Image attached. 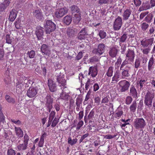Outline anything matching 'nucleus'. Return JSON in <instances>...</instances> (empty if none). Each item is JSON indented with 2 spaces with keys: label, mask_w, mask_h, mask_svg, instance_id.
<instances>
[{
  "label": "nucleus",
  "mask_w": 155,
  "mask_h": 155,
  "mask_svg": "<svg viewBox=\"0 0 155 155\" xmlns=\"http://www.w3.org/2000/svg\"><path fill=\"white\" fill-rule=\"evenodd\" d=\"M149 13L148 12H144L140 14V18L141 19H142L143 18Z\"/></svg>",
  "instance_id": "nucleus-61"
},
{
  "label": "nucleus",
  "mask_w": 155,
  "mask_h": 155,
  "mask_svg": "<svg viewBox=\"0 0 155 155\" xmlns=\"http://www.w3.org/2000/svg\"><path fill=\"white\" fill-rule=\"evenodd\" d=\"M68 12V9L66 8H61L58 9L55 12V16L58 18H59L67 14Z\"/></svg>",
  "instance_id": "nucleus-8"
},
{
  "label": "nucleus",
  "mask_w": 155,
  "mask_h": 155,
  "mask_svg": "<svg viewBox=\"0 0 155 155\" xmlns=\"http://www.w3.org/2000/svg\"><path fill=\"white\" fill-rule=\"evenodd\" d=\"M123 114V111L122 110V107H119L117 110V112L115 114L116 115V117H119L122 115Z\"/></svg>",
  "instance_id": "nucleus-42"
},
{
  "label": "nucleus",
  "mask_w": 155,
  "mask_h": 155,
  "mask_svg": "<svg viewBox=\"0 0 155 155\" xmlns=\"http://www.w3.org/2000/svg\"><path fill=\"white\" fill-rule=\"evenodd\" d=\"M88 35L86 28L84 27L78 33L77 38L78 39L81 40H85L87 38Z\"/></svg>",
  "instance_id": "nucleus-11"
},
{
  "label": "nucleus",
  "mask_w": 155,
  "mask_h": 155,
  "mask_svg": "<svg viewBox=\"0 0 155 155\" xmlns=\"http://www.w3.org/2000/svg\"><path fill=\"white\" fill-rule=\"evenodd\" d=\"M150 8V5L148 2H146L142 3V5L139 8V11L141 12L146 10Z\"/></svg>",
  "instance_id": "nucleus-27"
},
{
  "label": "nucleus",
  "mask_w": 155,
  "mask_h": 155,
  "mask_svg": "<svg viewBox=\"0 0 155 155\" xmlns=\"http://www.w3.org/2000/svg\"><path fill=\"white\" fill-rule=\"evenodd\" d=\"M38 92V90L36 87H30L27 91V96L30 98L35 97Z\"/></svg>",
  "instance_id": "nucleus-13"
},
{
  "label": "nucleus",
  "mask_w": 155,
  "mask_h": 155,
  "mask_svg": "<svg viewBox=\"0 0 155 155\" xmlns=\"http://www.w3.org/2000/svg\"><path fill=\"white\" fill-rule=\"evenodd\" d=\"M118 84L120 87V91L121 92L127 91L130 85V83L126 80H122L120 81Z\"/></svg>",
  "instance_id": "nucleus-6"
},
{
  "label": "nucleus",
  "mask_w": 155,
  "mask_h": 155,
  "mask_svg": "<svg viewBox=\"0 0 155 155\" xmlns=\"http://www.w3.org/2000/svg\"><path fill=\"white\" fill-rule=\"evenodd\" d=\"M150 49L149 47H141V50L144 54L148 55L150 51Z\"/></svg>",
  "instance_id": "nucleus-40"
},
{
  "label": "nucleus",
  "mask_w": 155,
  "mask_h": 155,
  "mask_svg": "<svg viewBox=\"0 0 155 155\" xmlns=\"http://www.w3.org/2000/svg\"><path fill=\"white\" fill-rule=\"evenodd\" d=\"M99 35L101 38H104L106 35V33L104 31H100L99 33Z\"/></svg>",
  "instance_id": "nucleus-59"
},
{
  "label": "nucleus",
  "mask_w": 155,
  "mask_h": 155,
  "mask_svg": "<svg viewBox=\"0 0 155 155\" xmlns=\"http://www.w3.org/2000/svg\"><path fill=\"white\" fill-rule=\"evenodd\" d=\"M59 119L57 118L56 117H55L52 122L51 123V126L52 127H55L56 125L58 124L59 122Z\"/></svg>",
  "instance_id": "nucleus-54"
},
{
  "label": "nucleus",
  "mask_w": 155,
  "mask_h": 155,
  "mask_svg": "<svg viewBox=\"0 0 155 155\" xmlns=\"http://www.w3.org/2000/svg\"><path fill=\"white\" fill-rule=\"evenodd\" d=\"M129 94L133 98H137L138 97V93L135 87L132 85L130 88Z\"/></svg>",
  "instance_id": "nucleus-18"
},
{
  "label": "nucleus",
  "mask_w": 155,
  "mask_h": 155,
  "mask_svg": "<svg viewBox=\"0 0 155 155\" xmlns=\"http://www.w3.org/2000/svg\"><path fill=\"white\" fill-rule=\"evenodd\" d=\"M4 81L5 84H8L10 83L11 79L9 77H6L4 79Z\"/></svg>",
  "instance_id": "nucleus-62"
},
{
  "label": "nucleus",
  "mask_w": 155,
  "mask_h": 155,
  "mask_svg": "<svg viewBox=\"0 0 155 155\" xmlns=\"http://www.w3.org/2000/svg\"><path fill=\"white\" fill-rule=\"evenodd\" d=\"M99 61V58L97 56H94L91 58L89 59V61L90 62H97Z\"/></svg>",
  "instance_id": "nucleus-53"
},
{
  "label": "nucleus",
  "mask_w": 155,
  "mask_h": 155,
  "mask_svg": "<svg viewBox=\"0 0 155 155\" xmlns=\"http://www.w3.org/2000/svg\"><path fill=\"white\" fill-rule=\"evenodd\" d=\"M44 12L47 16H48L52 13V9L51 7L46 5L45 6Z\"/></svg>",
  "instance_id": "nucleus-32"
},
{
  "label": "nucleus",
  "mask_w": 155,
  "mask_h": 155,
  "mask_svg": "<svg viewBox=\"0 0 155 155\" xmlns=\"http://www.w3.org/2000/svg\"><path fill=\"white\" fill-rule=\"evenodd\" d=\"M154 41L153 38L143 40L140 41V44L142 47H148L149 46L152 45Z\"/></svg>",
  "instance_id": "nucleus-12"
},
{
  "label": "nucleus",
  "mask_w": 155,
  "mask_h": 155,
  "mask_svg": "<svg viewBox=\"0 0 155 155\" xmlns=\"http://www.w3.org/2000/svg\"><path fill=\"white\" fill-rule=\"evenodd\" d=\"M41 49V52L45 54L48 55L50 54L49 46L45 44H43L42 45Z\"/></svg>",
  "instance_id": "nucleus-25"
},
{
  "label": "nucleus",
  "mask_w": 155,
  "mask_h": 155,
  "mask_svg": "<svg viewBox=\"0 0 155 155\" xmlns=\"http://www.w3.org/2000/svg\"><path fill=\"white\" fill-rule=\"evenodd\" d=\"M114 68L112 67L109 68L107 71L106 74L109 77H111L113 75Z\"/></svg>",
  "instance_id": "nucleus-45"
},
{
  "label": "nucleus",
  "mask_w": 155,
  "mask_h": 155,
  "mask_svg": "<svg viewBox=\"0 0 155 155\" xmlns=\"http://www.w3.org/2000/svg\"><path fill=\"white\" fill-rule=\"evenodd\" d=\"M134 3L136 6H139L141 3L140 0H134Z\"/></svg>",
  "instance_id": "nucleus-63"
},
{
  "label": "nucleus",
  "mask_w": 155,
  "mask_h": 155,
  "mask_svg": "<svg viewBox=\"0 0 155 155\" xmlns=\"http://www.w3.org/2000/svg\"><path fill=\"white\" fill-rule=\"evenodd\" d=\"M33 83V81L29 78L22 76L18 79V82L16 83V89L18 92H21L24 88L31 86Z\"/></svg>",
  "instance_id": "nucleus-1"
},
{
  "label": "nucleus",
  "mask_w": 155,
  "mask_h": 155,
  "mask_svg": "<svg viewBox=\"0 0 155 155\" xmlns=\"http://www.w3.org/2000/svg\"><path fill=\"white\" fill-rule=\"evenodd\" d=\"M122 18L118 16L115 20L114 22L113 27L114 30L118 31L120 30L122 26Z\"/></svg>",
  "instance_id": "nucleus-9"
},
{
  "label": "nucleus",
  "mask_w": 155,
  "mask_h": 155,
  "mask_svg": "<svg viewBox=\"0 0 155 155\" xmlns=\"http://www.w3.org/2000/svg\"><path fill=\"white\" fill-rule=\"evenodd\" d=\"M129 60L127 59V58L122 62V64L120 66V69H123V68H126V66L127 65H128L129 64Z\"/></svg>",
  "instance_id": "nucleus-43"
},
{
  "label": "nucleus",
  "mask_w": 155,
  "mask_h": 155,
  "mask_svg": "<svg viewBox=\"0 0 155 155\" xmlns=\"http://www.w3.org/2000/svg\"><path fill=\"white\" fill-rule=\"evenodd\" d=\"M155 59L153 56L150 58L148 65V70L149 71H151L153 68V64H154Z\"/></svg>",
  "instance_id": "nucleus-28"
},
{
  "label": "nucleus",
  "mask_w": 155,
  "mask_h": 155,
  "mask_svg": "<svg viewBox=\"0 0 155 155\" xmlns=\"http://www.w3.org/2000/svg\"><path fill=\"white\" fill-rule=\"evenodd\" d=\"M34 16L39 20H41L43 18V15L40 9H37L35 10L33 13Z\"/></svg>",
  "instance_id": "nucleus-22"
},
{
  "label": "nucleus",
  "mask_w": 155,
  "mask_h": 155,
  "mask_svg": "<svg viewBox=\"0 0 155 155\" xmlns=\"http://www.w3.org/2000/svg\"><path fill=\"white\" fill-rule=\"evenodd\" d=\"M78 32V30L75 28H68L67 31V34L69 37H73Z\"/></svg>",
  "instance_id": "nucleus-21"
},
{
  "label": "nucleus",
  "mask_w": 155,
  "mask_h": 155,
  "mask_svg": "<svg viewBox=\"0 0 155 155\" xmlns=\"http://www.w3.org/2000/svg\"><path fill=\"white\" fill-rule=\"evenodd\" d=\"M154 95L149 91L147 92L145 96L144 104L146 109H150L152 106V103Z\"/></svg>",
  "instance_id": "nucleus-3"
},
{
  "label": "nucleus",
  "mask_w": 155,
  "mask_h": 155,
  "mask_svg": "<svg viewBox=\"0 0 155 155\" xmlns=\"http://www.w3.org/2000/svg\"><path fill=\"white\" fill-rule=\"evenodd\" d=\"M97 74V70L96 66L90 67L89 69L88 74L92 77H95Z\"/></svg>",
  "instance_id": "nucleus-19"
},
{
  "label": "nucleus",
  "mask_w": 155,
  "mask_h": 155,
  "mask_svg": "<svg viewBox=\"0 0 155 155\" xmlns=\"http://www.w3.org/2000/svg\"><path fill=\"white\" fill-rule=\"evenodd\" d=\"M5 40L6 43L8 44H10L12 42V39L11 38L10 35L7 34L5 36Z\"/></svg>",
  "instance_id": "nucleus-52"
},
{
  "label": "nucleus",
  "mask_w": 155,
  "mask_h": 155,
  "mask_svg": "<svg viewBox=\"0 0 155 155\" xmlns=\"http://www.w3.org/2000/svg\"><path fill=\"white\" fill-rule=\"evenodd\" d=\"M82 57V52H80L78 53L77 56L75 57V59L77 60H80Z\"/></svg>",
  "instance_id": "nucleus-64"
},
{
  "label": "nucleus",
  "mask_w": 155,
  "mask_h": 155,
  "mask_svg": "<svg viewBox=\"0 0 155 155\" xmlns=\"http://www.w3.org/2000/svg\"><path fill=\"white\" fill-rule=\"evenodd\" d=\"M141 25L142 30L144 31H146L149 27V25L147 23L145 22H143L141 24Z\"/></svg>",
  "instance_id": "nucleus-44"
},
{
  "label": "nucleus",
  "mask_w": 155,
  "mask_h": 155,
  "mask_svg": "<svg viewBox=\"0 0 155 155\" xmlns=\"http://www.w3.org/2000/svg\"><path fill=\"white\" fill-rule=\"evenodd\" d=\"M5 98L6 101L9 103L13 104H15V101L14 99L8 95H6Z\"/></svg>",
  "instance_id": "nucleus-47"
},
{
  "label": "nucleus",
  "mask_w": 155,
  "mask_h": 155,
  "mask_svg": "<svg viewBox=\"0 0 155 155\" xmlns=\"http://www.w3.org/2000/svg\"><path fill=\"white\" fill-rule=\"evenodd\" d=\"M45 99L46 105H52L53 98L51 97L50 95L47 94Z\"/></svg>",
  "instance_id": "nucleus-36"
},
{
  "label": "nucleus",
  "mask_w": 155,
  "mask_h": 155,
  "mask_svg": "<svg viewBox=\"0 0 155 155\" xmlns=\"http://www.w3.org/2000/svg\"><path fill=\"white\" fill-rule=\"evenodd\" d=\"M105 46L103 43L98 44L97 48L94 49L93 52L95 54L100 55L102 54L104 52Z\"/></svg>",
  "instance_id": "nucleus-7"
},
{
  "label": "nucleus",
  "mask_w": 155,
  "mask_h": 155,
  "mask_svg": "<svg viewBox=\"0 0 155 155\" xmlns=\"http://www.w3.org/2000/svg\"><path fill=\"white\" fill-rule=\"evenodd\" d=\"M118 52V49L115 47L110 48L109 51V55L112 58L116 57Z\"/></svg>",
  "instance_id": "nucleus-24"
},
{
  "label": "nucleus",
  "mask_w": 155,
  "mask_h": 155,
  "mask_svg": "<svg viewBox=\"0 0 155 155\" xmlns=\"http://www.w3.org/2000/svg\"><path fill=\"white\" fill-rule=\"evenodd\" d=\"M78 140V139L76 138L72 140L71 137H69L68 139V142L69 144L73 146L76 143Z\"/></svg>",
  "instance_id": "nucleus-41"
},
{
  "label": "nucleus",
  "mask_w": 155,
  "mask_h": 155,
  "mask_svg": "<svg viewBox=\"0 0 155 155\" xmlns=\"http://www.w3.org/2000/svg\"><path fill=\"white\" fill-rule=\"evenodd\" d=\"M132 11L130 9H127L125 10L123 13V19L124 20H126L129 19V18L130 16Z\"/></svg>",
  "instance_id": "nucleus-23"
},
{
  "label": "nucleus",
  "mask_w": 155,
  "mask_h": 155,
  "mask_svg": "<svg viewBox=\"0 0 155 155\" xmlns=\"http://www.w3.org/2000/svg\"><path fill=\"white\" fill-rule=\"evenodd\" d=\"M131 66L130 65H127L126 68H123V69H120L122 70L121 76L122 79H124L126 78H128L130 76V71Z\"/></svg>",
  "instance_id": "nucleus-10"
},
{
  "label": "nucleus",
  "mask_w": 155,
  "mask_h": 155,
  "mask_svg": "<svg viewBox=\"0 0 155 155\" xmlns=\"http://www.w3.org/2000/svg\"><path fill=\"white\" fill-rule=\"evenodd\" d=\"M21 20L19 18H18L14 23V25L15 27L17 29H20L21 28Z\"/></svg>",
  "instance_id": "nucleus-38"
},
{
  "label": "nucleus",
  "mask_w": 155,
  "mask_h": 155,
  "mask_svg": "<svg viewBox=\"0 0 155 155\" xmlns=\"http://www.w3.org/2000/svg\"><path fill=\"white\" fill-rule=\"evenodd\" d=\"M44 28L40 26L38 27L35 31V34L38 40H41L43 38L44 35Z\"/></svg>",
  "instance_id": "nucleus-14"
},
{
  "label": "nucleus",
  "mask_w": 155,
  "mask_h": 155,
  "mask_svg": "<svg viewBox=\"0 0 155 155\" xmlns=\"http://www.w3.org/2000/svg\"><path fill=\"white\" fill-rule=\"evenodd\" d=\"M48 86L49 90L51 92H55L57 90L56 84L51 79L48 80Z\"/></svg>",
  "instance_id": "nucleus-16"
},
{
  "label": "nucleus",
  "mask_w": 155,
  "mask_h": 155,
  "mask_svg": "<svg viewBox=\"0 0 155 155\" xmlns=\"http://www.w3.org/2000/svg\"><path fill=\"white\" fill-rule=\"evenodd\" d=\"M137 105L136 101H134L129 108L131 112L134 113L136 111L137 106Z\"/></svg>",
  "instance_id": "nucleus-39"
},
{
  "label": "nucleus",
  "mask_w": 155,
  "mask_h": 155,
  "mask_svg": "<svg viewBox=\"0 0 155 155\" xmlns=\"http://www.w3.org/2000/svg\"><path fill=\"white\" fill-rule=\"evenodd\" d=\"M127 38V34H124L120 38V44L125 42Z\"/></svg>",
  "instance_id": "nucleus-49"
},
{
  "label": "nucleus",
  "mask_w": 155,
  "mask_h": 155,
  "mask_svg": "<svg viewBox=\"0 0 155 155\" xmlns=\"http://www.w3.org/2000/svg\"><path fill=\"white\" fill-rule=\"evenodd\" d=\"M55 76L56 77V79L57 82L60 86H62L63 87L66 88L65 86L66 84V80L64 78V75L61 73V70L58 69L55 71Z\"/></svg>",
  "instance_id": "nucleus-2"
},
{
  "label": "nucleus",
  "mask_w": 155,
  "mask_h": 155,
  "mask_svg": "<svg viewBox=\"0 0 155 155\" xmlns=\"http://www.w3.org/2000/svg\"><path fill=\"white\" fill-rule=\"evenodd\" d=\"M28 144L23 142L22 144H20L17 146V149L21 151L22 154L23 151L27 149Z\"/></svg>",
  "instance_id": "nucleus-26"
},
{
  "label": "nucleus",
  "mask_w": 155,
  "mask_h": 155,
  "mask_svg": "<svg viewBox=\"0 0 155 155\" xmlns=\"http://www.w3.org/2000/svg\"><path fill=\"white\" fill-rule=\"evenodd\" d=\"M122 61V60L121 58L120 57H119L117 58V61L116 63H115V66H117V67H119L121 64Z\"/></svg>",
  "instance_id": "nucleus-56"
},
{
  "label": "nucleus",
  "mask_w": 155,
  "mask_h": 155,
  "mask_svg": "<svg viewBox=\"0 0 155 155\" xmlns=\"http://www.w3.org/2000/svg\"><path fill=\"white\" fill-rule=\"evenodd\" d=\"M135 54L134 51L128 49L126 54V58L129 60V61L133 62L134 61Z\"/></svg>",
  "instance_id": "nucleus-15"
},
{
  "label": "nucleus",
  "mask_w": 155,
  "mask_h": 155,
  "mask_svg": "<svg viewBox=\"0 0 155 155\" xmlns=\"http://www.w3.org/2000/svg\"><path fill=\"white\" fill-rule=\"evenodd\" d=\"M15 131L16 135L18 137H21L23 136V132L20 127H15Z\"/></svg>",
  "instance_id": "nucleus-30"
},
{
  "label": "nucleus",
  "mask_w": 155,
  "mask_h": 155,
  "mask_svg": "<svg viewBox=\"0 0 155 155\" xmlns=\"http://www.w3.org/2000/svg\"><path fill=\"white\" fill-rule=\"evenodd\" d=\"M120 76V73L119 70L116 71L115 72L114 75L112 78V81L117 82L119 81Z\"/></svg>",
  "instance_id": "nucleus-29"
},
{
  "label": "nucleus",
  "mask_w": 155,
  "mask_h": 155,
  "mask_svg": "<svg viewBox=\"0 0 155 155\" xmlns=\"http://www.w3.org/2000/svg\"><path fill=\"white\" fill-rule=\"evenodd\" d=\"M134 125L136 129L142 130L146 125V123L143 118H139L135 119L134 122Z\"/></svg>",
  "instance_id": "nucleus-5"
},
{
  "label": "nucleus",
  "mask_w": 155,
  "mask_h": 155,
  "mask_svg": "<svg viewBox=\"0 0 155 155\" xmlns=\"http://www.w3.org/2000/svg\"><path fill=\"white\" fill-rule=\"evenodd\" d=\"M64 23L67 25L70 24L72 21L71 17L69 15H67L63 18Z\"/></svg>",
  "instance_id": "nucleus-33"
},
{
  "label": "nucleus",
  "mask_w": 155,
  "mask_h": 155,
  "mask_svg": "<svg viewBox=\"0 0 155 155\" xmlns=\"http://www.w3.org/2000/svg\"><path fill=\"white\" fill-rule=\"evenodd\" d=\"M146 81L147 80L144 79H141L138 81L137 84L140 87V89H143V87L146 86L147 84Z\"/></svg>",
  "instance_id": "nucleus-37"
},
{
  "label": "nucleus",
  "mask_w": 155,
  "mask_h": 155,
  "mask_svg": "<svg viewBox=\"0 0 155 155\" xmlns=\"http://www.w3.org/2000/svg\"><path fill=\"white\" fill-rule=\"evenodd\" d=\"M110 100V97L108 96H106L104 97L102 100L101 103L106 104Z\"/></svg>",
  "instance_id": "nucleus-58"
},
{
  "label": "nucleus",
  "mask_w": 155,
  "mask_h": 155,
  "mask_svg": "<svg viewBox=\"0 0 155 155\" xmlns=\"http://www.w3.org/2000/svg\"><path fill=\"white\" fill-rule=\"evenodd\" d=\"M147 15V16L145 18L144 20L147 23H150L151 22L153 17L152 13H151Z\"/></svg>",
  "instance_id": "nucleus-35"
},
{
  "label": "nucleus",
  "mask_w": 155,
  "mask_h": 155,
  "mask_svg": "<svg viewBox=\"0 0 155 155\" xmlns=\"http://www.w3.org/2000/svg\"><path fill=\"white\" fill-rule=\"evenodd\" d=\"M147 30V33L148 35L152 36L155 31V27L153 25H150Z\"/></svg>",
  "instance_id": "nucleus-34"
},
{
  "label": "nucleus",
  "mask_w": 155,
  "mask_h": 155,
  "mask_svg": "<svg viewBox=\"0 0 155 155\" xmlns=\"http://www.w3.org/2000/svg\"><path fill=\"white\" fill-rule=\"evenodd\" d=\"M5 120V117L3 114H0V125L1 123H4Z\"/></svg>",
  "instance_id": "nucleus-60"
},
{
  "label": "nucleus",
  "mask_w": 155,
  "mask_h": 155,
  "mask_svg": "<svg viewBox=\"0 0 155 155\" xmlns=\"http://www.w3.org/2000/svg\"><path fill=\"white\" fill-rule=\"evenodd\" d=\"M15 151L12 149H8L7 152V155H15Z\"/></svg>",
  "instance_id": "nucleus-57"
},
{
  "label": "nucleus",
  "mask_w": 155,
  "mask_h": 155,
  "mask_svg": "<svg viewBox=\"0 0 155 155\" xmlns=\"http://www.w3.org/2000/svg\"><path fill=\"white\" fill-rule=\"evenodd\" d=\"M71 11L73 13H78L79 9L78 7L75 5H73L70 7Z\"/></svg>",
  "instance_id": "nucleus-48"
},
{
  "label": "nucleus",
  "mask_w": 155,
  "mask_h": 155,
  "mask_svg": "<svg viewBox=\"0 0 155 155\" xmlns=\"http://www.w3.org/2000/svg\"><path fill=\"white\" fill-rule=\"evenodd\" d=\"M83 124L84 122L83 121H80L77 124V127H76V131H78L82 127Z\"/></svg>",
  "instance_id": "nucleus-55"
},
{
  "label": "nucleus",
  "mask_w": 155,
  "mask_h": 155,
  "mask_svg": "<svg viewBox=\"0 0 155 155\" xmlns=\"http://www.w3.org/2000/svg\"><path fill=\"white\" fill-rule=\"evenodd\" d=\"M64 88L63 87L62 92L60 95V98L65 101H68L70 98V96L69 95V93L66 92V90H64Z\"/></svg>",
  "instance_id": "nucleus-17"
},
{
  "label": "nucleus",
  "mask_w": 155,
  "mask_h": 155,
  "mask_svg": "<svg viewBox=\"0 0 155 155\" xmlns=\"http://www.w3.org/2000/svg\"><path fill=\"white\" fill-rule=\"evenodd\" d=\"M141 59L140 58L136 59L134 63V68L137 69L140 66Z\"/></svg>",
  "instance_id": "nucleus-46"
},
{
  "label": "nucleus",
  "mask_w": 155,
  "mask_h": 155,
  "mask_svg": "<svg viewBox=\"0 0 155 155\" xmlns=\"http://www.w3.org/2000/svg\"><path fill=\"white\" fill-rule=\"evenodd\" d=\"M55 114V112L54 111H51L49 115V120L48 123L47 127H49L51 124L52 121L54 117Z\"/></svg>",
  "instance_id": "nucleus-31"
},
{
  "label": "nucleus",
  "mask_w": 155,
  "mask_h": 155,
  "mask_svg": "<svg viewBox=\"0 0 155 155\" xmlns=\"http://www.w3.org/2000/svg\"><path fill=\"white\" fill-rule=\"evenodd\" d=\"M46 34H50L54 31L56 28V25L52 21L50 20L46 21L44 24Z\"/></svg>",
  "instance_id": "nucleus-4"
},
{
  "label": "nucleus",
  "mask_w": 155,
  "mask_h": 155,
  "mask_svg": "<svg viewBox=\"0 0 155 155\" xmlns=\"http://www.w3.org/2000/svg\"><path fill=\"white\" fill-rule=\"evenodd\" d=\"M17 11L15 9H12L10 12L8 19L11 21H13L15 19L17 15Z\"/></svg>",
  "instance_id": "nucleus-20"
},
{
  "label": "nucleus",
  "mask_w": 155,
  "mask_h": 155,
  "mask_svg": "<svg viewBox=\"0 0 155 155\" xmlns=\"http://www.w3.org/2000/svg\"><path fill=\"white\" fill-rule=\"evenodd\" d=\"M132 97L130 96H128L126 97L125 103L129 105L131 104L133 101Z\"/></svg>",
  "instance_id": "nucleus-51"
},
{
  "label": "nucleus",
  "mask_w": 155,
  "mask_h": 155,
  "mask_svg": "<svg viewBox=\"0 0 155 155\" xmlns=\"http://www.w3.org/2000/svg\"><path fill=\"white\" fill-rule=\"evenodd\" d=\"M27 54L28 55L29 58H32L35 57V51L31 50L30 51H28V52Z\"/></svg>",
  "instance_id": "nucleus-50"
}]
</instances>
